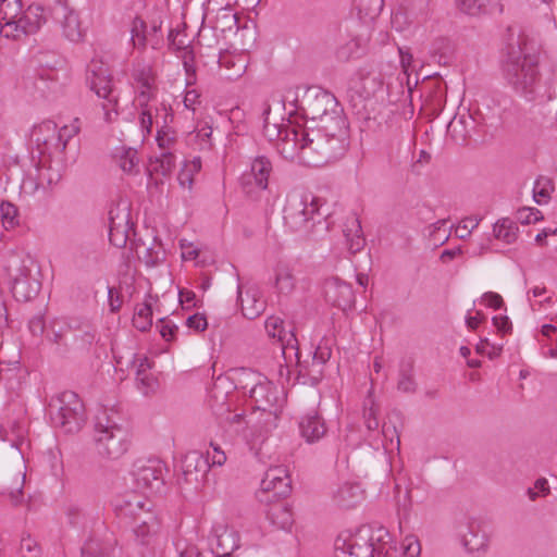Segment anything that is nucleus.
<instances>
[{
    "instance_id": "obj_1",
    "label": "nucleus",
    "mask_w": 557,
    "mask_h": 557,
    "mask_svg": "<svg viewBox=\"0 0 557 557\" xmlns=\"http://www.w3.org/2000/svg\"><path fill=\"white\" fill-rule=\"evenodd\" d=\"M301 110L305 121L300 125L310 136L341 139L349 136L343 109L333 94L325 90L309 92Z\"/></svg>"
},
{
    "instance_id": "obj_2",
    "label": "nucleus",
    "mask_w": 557,
    "mask_h": 557,
    "mask_svg": "<svg viewBox=\"0 0 557 557\" xmlns=\"http://www.w3.org/2000/svg\"><path fill=\"white\" fill-rule=\"evenodd\" d=\"M504 75L517 92L528 100L534 98L540 81L539 49L529 37L519 35L508 45Z\"/></svg>"
},
{
    "instance_id": "obj_3",
    "label": "nucleus",
    "mask_w": 557,
    "mask_h": 557,
    "mask_svg": "<svg viewBox=\"0 0 557 557\" xmlns=\"http://www.w3.org/2000/svg\"><path fill=\"white\" fill-rule=\"evenodd\" d=\"M397 548L384 527L362 525L346 537L339 535L334 543L335 557H396Z\"/></svg>"
},
{
    "instance_id": "obj_4",
    "label": "nucleus",
    "mask_w": 557,
    "mask_h": 557,
    "mask_svg": "<svg viewBox=\"0 0 557 557\" xmlns=\"http://www.w3.org/2000/svg\"><path fill=\"white\" fill-rule=\"evenodd\" d=\"M321 199L311 194L290 199L284 207V221L290 230L315 239L329 231L326 214L321 212Z\"/></svg>"
},
{
    "instance_id": "obj_5",
    "label": "nucleus",
    "mask_w": 557,
    "mask_h": 557,
    "mask_svg": "<svg viewBox=\"0 0 557 557\" xmlns=\"http://www.w3.org/2000/svg\"><path fill=\"white\" fill-rule=\"evenodd\" d=\"M94 441L98 455L106 459H119L127 451L128 431L116 410L106 408L96 417Z\"/></svg>"
},
{
    "instance_id": "obj_6",
    "label": "nucleus",
    "mask_w": 557,
    "mask_h": 557,
    "mask_svg": "<svg viewBox=\"0 0 557 557\" xmlns=\"http://www.w3.org/2000/svg\"><path fill=\"white\" fill-rule=\"evenodd\" d=\"M48 411L52 424L65 433H77L87 419L83 401L72 391H65L52 397Z\"/></svg>"
},
{
    "instance_id": "obj_7",
    "label": "nucleus",
    "mask_w": 557,
    "mask_h": 557,
    "mask_svg": "<svg viewBox=\"0 0 557 557\" xmlns=\"http://www.w3.org/2000/svg\"><path fill=\"white\" fill-rule=\"evenodd\" d=\"M86 81L92 91L107 102L102 103L107 121H112V113L117 115L119 96L113 86V76L109 66L98 58H92L87 65Z\"/></svg>"
},
{
    "instance_id": "obj_8",
    "label": "nucleus",
    "mask_w": 557,
    "mask_h": 557,
    "mask_svg": "<svg viewBox=\"0 0 557 557\" xmlns=\"http://www.w3.org/2000/svg\"><path fill=\"white\" fill-rule=\"evenodd\" d=\"M115 513L122 520H127L132 527H150V530H160V520L152 509L150 500L137 494H127L115 504Z\"/></svg>"
},
{
    "instance_id": "obj_9",
    "label": "nucleus",
    "mask_w": 557,
    "mask_h": 557,
    "mask_svg": "<svg viewBox=\"0 0 557 557\" xmlns=\"http://www.w3.org/2000/svg\"><path fill=\"white\" fill-rule=\"evenodd\" d=\"M34 265V260L30 257H25L13 260L7 267L10 276H12L11 292L17 301H29L40 292V281L32 275Z\"/></svg>"
},
{
    "instance_id": "obj_10",
    "label": "nucleus",
    "mask_w": 557,
    "mask_h": 557,
    "mask_svg": "<svg viewBox=\"0 0 557 557\" xmlns=\"http://www.w3.org/2000/svg\"><path fill=\"white\" fill-rule=\"evenodd\" d=\"M345 141H307L300 144L299 164L322 166L339 159L346 151Z\"/></svg>"
},
{
    "instance_id": "obj_11",
    "label": "nucleus",
    "mask_w": 557,
    "mask_h": 557,
    "mask_svg": "<svg viewBox=\"0 0 557 557\" xmlns=\"http://www.w3.org/2000/svg\"><path fill=\"white\" fill-rule=\"evenodd\" d=\"M49 18L57 22L62 30V35L71 42H82L86 30L82 26L79 14L70 7L66 0H54L47 7Z\"/></svg>"
},
{
    "instance_id": "obj_12",
    "label": "nucleus",
    "mask_w": 557,
    "mask_h": 557,
    "mask_svg": "<svg viewBox=\"0 0 557 557\" xmlns=\"http://www.w3.org/2000/svg\"><path fill=\"white\" fill-rule=\"evenodd\" d=\"M48 18L49 14L47 8L39 4H32L24 14H22V12L20 13V16L14 23H4V25H7L5 37L20 39L23 36L34 34Z\"/></svg>"
},
{
    "instance_id": "obj_13",
    "label": "nucleus",
    "mask_w": 557,
    "mask_h": 557,
    "mask_svg": "<svg viewBox=\"0 0 557 557\" xmlns=\"http://www.w3.org/2000/svg\"><path fill=\"white\" fill-rule=\"evenodd\" d=\"M163 471V462L160 459L153 458L138 461L132 474L137 488L159 492L164 485Z\"/></svg>"
},
{
    "instance_id": "obj_14",
    "label": "nucleus",
    "mask_w": 557,
    "mask_h": 557,
    "mask_svg": "<svg viewBox=\"0 0 557 557\" xmlns=\"http://www.w3.org/2000/svg\"><path fill=\"white\" fill-rule=\"evenodd\" d=\"M271 113V106L265 102L263 104V136L265 139H311L310 133L301 128L300 123L287 120L282 123H270L269 115Z\"/></svg>"
},
{
    "instance_id": "obj_15",
    "label": "nucleus",
    "mask_w": 557,
    "mask_h": 557,
    "mask_svg": "<svg viewBox=\"0 0 557 557\" xmlns=\"http://www.w3.org/2000/svg\"><path fill=\"white\" fill-rule=\"evenodd\" d=\"M264 329L271 338H275L280 345L286 361L298 355V339L290 329L286 331L284 321L278 317H269L265 320Z\"/></svg>"
},
{
    "instance_id": "obj_16",
    "label": "nucleus",
    "mask_w": 557,
    "mask_h": 557,
    "mask_svg": "<svg viewBox=\"0 0 557 557\" xmlns=\"http://www.w3.org/2000/svg\"><path fill=\"white\" fill-rule=\"evenodd\" d=\"M323 294L327 304L342 311L351 309L356 301L352 286L338 277L324 281Z\"/></svg>"
},
{
    "instance_id": "obj_17",
    "label": "nucleus",
    "mask_w": 557,
    "mask_h": 557,
    "mask_svg": "<svg viewBox=\"0 0 557 557\" xmlns=\"http://www.w3.org/2000/svg\"><path fill=\"white\" fill-rule=\"evenodd\" d=\"M207 455L208 457H205L197 450L187 453L182 459V478L178 479V482L181 483V480H183L185 483L196 484V487H198V484L203 482L210 469V453L208 451Z\"/></svg>"
},
{
    "instance_id": "obj_18",
    "label": "nucleus",
    "mask_w": 557,
    "mask_h": 557,
    "mask_svg": "<svg viewBox=\"0 0 557 557\" xmlns=\"http://www.w3.org/2000/svg\"><path fill=\"white\" fill-rule=\"evenodd\" d=\"M428 0H413L409 7H400L392 15V27L398 32L406 29L413 21L422 22L429 15Z\"/></svg>"
},
{
    "instance_id": "obj_19",
    "label": "nucleus",
    "mask_w": 557,
    "mask_h": 557,
    "mask_svg": "<svg viewBox=\"0 0 557 557\" xmlns=\"http://www.w3.org/2000/svg\"><path fill=\"white\" fill-rule=\"evenodd\" d=\"M249 398L256 409L271 412L278 401V391L271 381L262 375V381L255 382L250 387Z\"/></svg>"
},
{
    "instance_id": "obj_20",
    "label": "nucleus",
    "mask_w": 557,
    "mask_h": 557,
    "mask_svg": "<svg viewBox=\"0 0 557 557\" xmlns=\"http://www.w3.org/2000/svg\"><path fill=\"white\" fill-rule=\"evenodd\" d=\"M298 428L301 437L308 444L319 442L327 433L325 420L317 410L305 413L299 420Z\"/></svg>"
},
{
    "instance_id": "obj_21",
    "label": "nucleus",
    "mask_w": 557,
    "mask_h": 557,
    "mask_svg": "<svg viewBox=\"0 0 557 557\" xmlns=\"http://www.w3.org/2000/svg\"><path fill=\"white\" fill-rule=\"evenodd\" d=\"M458 9L471 16L502 14L503 0H456Z\"/></svg>"
},
{
    "instance_id": "obj_22",
    "label": "nucleus",
    "mask_w": 557,
    "mask_h": 557,
    "mask_svg": "<svg viewBox=\"0 0 557 557\" xmlns=\"http://www.w3.org/2000/svg\"><path fill=\"white\" fill-rule=\"evenodd\" d=\"M175 141H158V146L161 150L159 156L150 157L148 172L152 174H161L162 176H169L175 169V156L170 151L171 144Z\"/></svg>"
},
{
    "instance_id": "obj_23",
    "label": "nucleus",
    "mask_w": 557,
    "mask_h": 557,
    "mask_svg": "<svg viewBox=\"0 0 557 557\" xmlns=\"http://www.w3.org/2000/svg\"><path fill=\"white\" fill-rule=\"evenodd\" d=\"M363 498V491L359 483L346 482L338 486L333 494V502L339 508L350 509Z\"/></svg>"
},
{
    "instance_id": "obj_24",
    "label": "nucleus",
    "mask_w": 557,
    "mask_h": 557,
    "mask_svg": "<svg viewBox=\"0 0 557 557\" xmlns=\"http://www.w3.org/2000/svg\"><path fill=\"white\" fill-rule=\"evenodd\" d=\"M36 147H32V158L35 159V152L40 162L57 160L65 161V149L69 141H35Z\"/></svg>"
},
{
    "instance_id": "obj_25",
    "label": "nucleus",
    "mask_w": 557,
    "mask_h": 557,
    "mask_svg": "<svg viewBox=\"0 0 557 557\" xmlns=\"http://www.w3.org/2000/svg\"><path fill=\"white\" fill-rule=\"evenodd\" d=\"M238 301L240 302L242 313L247 319H255L259 317L264 308V301L261 299L258 288H249L243 297L242 286H238Z\"/></svg>"
},
{
    "instance_id": "obj_26",
    "label": "nucleus",
    "mask_w": 557,
    "mask_h": 557,
    "mask_svg": "<svg viewBox=\"0 0 557 557\" xmlns=\"http://www.w3.org/2000/svg\"><path fill=\"white\" fill-rule=\"evenodd\" d=\"M297 360V368H298V374H297V382L301 383L304 385L309 384L311 386L318 385L322 377H323V368L324 364H322L319 361H314L311 359V361H300V350L298 349V355L295 357Z\"/></svg>"
},
{
    "instance_id": "obj_27",
    "label": "nucleus",
    "mask_w": 557,
    "mask_h": 557,
    "mask_svg": "<svg viewBox=\"0 0 557 557\" xmlns=\"http://www.w3.org/2000/svg\"><path fill=\"white\" fill-rule=\"evenodd\" d=\"M115 545L116 540L112 536L103 540L90 537L82 546V557H115Z\"/></svg>"
},
{
    "instance_id": "obj_28",
    "label": "nucleus",
    "mask_w": 557,
    "mask_h": 557,
    "mask_svg": "<svg viewBox=\"0 0 557 557\" xmlns=\"http://www.w3.org/2000/svg\"><path fill=\"white\" fill-rule=\"evenodd\" d=\"M418 384L414 379V361L412 358H404L398 367L397 391L405 394L416 393Z\"/></svg>"
},
{
    "instance_id": "obj_29",
    "label": "nucleus",
    "mask_w": 557,
    "mask_h": 557,
    "mask_svg": "<svg viewBox=\"0 0 557 557\" xmlns=\"http://www.w3.org/2000/svg\"><path fill=\"white\" fill-rule=\"evenodd\" d=\"M292 492V480L289 476L276 479L270 486H261L259 498L261 502L272 503L280 498L287 497Z\"/></svg>"
},
{
    "instance_id": "obj_30",
    "label": "nucleus",
    "mask_w": 557,
    "mask_h": 557,
    "mask_svg": "<svg viewBox=\"0 0 557 557\" xmlns=\"http://www.w3.org/2000/svg\"><path fill=\"white\" fill-rule=\"evenodd\" d=\"M153 122L156 128L154 139H174L173 137H170V123L173 121L171 109L164 103H160L153 108Z\"/></svg>"
},
{
    "instance_id": "obj_31",
    "label": "nucleus",
    "mask_w": 557,
    "mask_h": 557,
    "mask_svg": "<svg viewBox=\"0 0 557 557\" xmlns=\"http://www.w3.org/2000/svg\"><path fill=\"white\" fill-rule=\"evenodd\" d=\"M273 504L269 508L267 516L272 524L276 525L282 530H288L294 523L292 509L286 503L272 502Z\"/></svg>"
},
{
    "instance_id": "obj_32",
    "label": "nucleus",
    "mask_w": 557,
    "mask_h": 557,
    "mask_svg": "<svg viewBox=\"0 0 557 557\" xmlns=\"http://www.w3.org/2000/svg\"><path fill=\"white\" fill-rule=\"evenodd\" d=\"M343 233L346 237L348 249L351 253H356L363 248L364 238L362 234L361 222L356 215H352L347 221Z\"/></svg>"
},
{
    "instance_id": "obj_33",
    "label": "nucleus",
    "mask_w": 557,
    "mask_h": 557,
    "mask_svg": "<svg viewBox=\"0 0 557 557\" xmlns=\"http://www.w3.org/2000/svg\"><path fill=\"white\" fill-rule=\"evenodd\" d=\"M109 226H135L131 220V203L120 199L112 203L108 212Z\"/></svg>"
},
{
    "instance_id": "obj_34",
    "label": "nucleus",
    "mask_w": 557,
    "mask_h": 557,
    "mask_svg": "<svg viewBox=\"0 0 557 557\" xmlns=\"http://www.w3.org/2000/svg\"><path fill=\"white\" fill-rule=\"evenodd\" d=\"M476 127L471 116L454 117L447 125V135L450 139H471Z\"/></svg>"
},
{
    "instance_id": "obj_35",
    "label": "nucleus",
    "mask_w": 557,
    "mask_h": 557,
    "mask_svg": "<svg viewBox=\"0 0 557 557\" xmlns=\"http://www.w3.org/2000/svg\"><path fill=\"white\" fill-rule=\"evenodd\" d=\"M132 235H136L135 226H109L110 244L116 248H124L129 243V249L137 251L139 246Z\"/></svg>"
},
{
    "instance_id": "obj_36",
    "label": "nucleus",
    "mask_w": 557,
    "mask_h": 557,
    "mask_svg": "<svg viewBox=\"0 0 557 557\" xmlns=\"http://www.w3.org/2000/svg\"><path fill=\"white\" fill-rule=\"evenodd\" d=\"M112 159L126 173L137 172L136 168L139 162L137 150L135 148L121 146L112 153Z\"/></svg>"
},
{
    "instance_id": "obj_37",
    "label": "nucleus",
    "mask_w": 557,
    "mask_h": 557,
    "mask_svg": "<svg viewBox=\"0 0 557 557\" xmlns=\"http://www.w3.org/2000/svg\"><path fill=\"white\" fill-rule=\"evenodd\" d=\"M22 12L21 0H0V34L5 37L7 25L14 23Z\"/></svg>"
},
{
    "instance_id": "obj_38",
    "label": "nucleus",
    "mask_w": 557,
    "mask_h": 557,
    "mask_svg": "<svg viewBox=\"0 0 557 557\" xmlns=\"http://www.w3.org/2000/svg\"><path fill=\"white\" fill-rule=\"evenodd\" d=\"M494 236L506 244H512L518 238L519 227L509 218L498 220L493 226Z\"/></svg>"
},
{
    "instance_id": "obj_39",
    "label": "nucleus",
    "mask_w": 557,
    "mask_h": 557,
    "mask_svg": "<svg viewBox=\"0 0 557 557\" xmlns=\"http://www.w3.org/2000/svg\"><path fill=\"white\" fill-rule=\"evenodd\" d=\"M360 20L371 22L376 18L384 5V0H354Z\"/></svg>"
},
{
    "instance_id": "obj_40",
    "label": "nucleus",
    "mask_w": 557,
    "mask_h": 557,
    "mask_svg": "<svg viewBox=\"0 0 557 557\" xmlns=\"http://www.w3.org/2000/svg\"><path fill=\"white\" fill-rule=\"evenodd\" d=\"M272 171V164L270 160L263 156L257 157L252 163L250 173L252 176H256V178L259 181L260 188H268L269 184V176Z\"/></svg>"
},
{
    "instance_id": "obj_41",
    "label": "nucleus",
    "mask_w": 557,
    "mask_h": 557,
    "mask_svg": "<svg viewBox=\"0 0 557 557\" xmlns=\"http://www.w3.org/2000/svg\"><path fill=\"white\" fill-rule=\"evenodd\" d=\"M233 380L235 382V388L249 392L255 382L262 381V374L249 368H239L234 370Z\"/></svg>"
},
{
    "instance_id": "obj_42",
    "label": "nucleus",
    "mask_w": 557,
    "mask_h": 557,
    "mask_svg": "<svg viewBox=\"0 0 557 557\" xmlns=\"http://www.w3.org/2000/svg\"><path fill=\"white\" fill-rule=\"evenodd\" d=\"M131 41L136 49H145L148 45L147 23L139 16L132 22Z\"/></svg>"
},
{
    "instance_id": "obj_43",
    "label": "nucleus",
    "mask_w": 557,
    "mask_h": 557,
    "mask_svg": "<svg viewBox=\"0 0 557 557\" xmlns=\"http://www.w3.org/2000/svg\"><path fill=\"white\" fill-rule=\"evenodd\" d=\"M2 224L7 231L13 230L20 225L18 208L9 200H2L0 203Z\"/></svg>"
},
{
    "instance_id": "obj_44",
    "label": "nucleus",
    "mask_w": 557,
    "mask_h": 557,
    "mask_svg": "<svg viewBox=\"0 0 557 557\" xmlns=\"http://www.w3.org/2000/svg\"><path fill=\"white\" fill-rule=\"evenodd\" d=\"M295 277L288 265L280 264L275 273V286L280 293L288 294L295 287Z\"/></svg>"
},
{
    "instance_id": "obj_45",
    "label": "nucleus",
    "mask_w": 557,
    "mask_h": 557,
    "mask_svg": "<svg viewBox=\"0 0 557 557\" xmlns=\"http://www.w3.org/2000/svg\"><path fill=\"white\" fill-rule=\"evenodd\" d=\"M450 42L447 38H437L433 41L430 54L438 64H446L450 55Z\"/></svg>"
},
{
    "instance_id": "obj_46",
    "label": "nucleus",
    "mask_w": 557,
    "mask_h": 557,
    "mask_svg": "<svg viewBox=\"0 0 557 557\" xmlns=\"http://www.w3.org/2000/svg\"><path fill=\"white\" fill-rule=\"evenodd\" d=\"M239 184L243 193L249 197L250 199H258L260 193L265 190L267 188H260L259 181L256 176H252L250 173L245 172L242 174L239 178Z\"/></svg>"
},
{
    "instance_id": "obj_47",
    "label": "nucleus",
    "mask_w": 557,
    "mask_h": 557,
    "mask_svg": "<svg viewBox=\"0 0 557 557\" xmlns=\"http://www.w3.org/2000/svg\"><path fill=\"white\" fill-rule=\"evenodd\" d=\"M152 308L150 304H144L133 317V325L140 332L148 331L152 325Z\"/></svg>"
},
{
    "instance_id": "obj_48",
    "label": "nucleus",
    "mask_w": 557,
    "mask_h": 557,
    "mask_svg": "<svg viewBox=\"0 0 557 557\" xmlns=\"http://www.w3.org/2000/svg\"><path fill=\"white\" fill-rule=\"evenodd\" d=\"M237 22V14L228 7L221 8L216 13L215 27L220 28L222 32L232 30L236 27Z\"/></svg>"
},
{
    "instance_id": "obj_49",
    "label": "nucleus",
    "mask_w": 557,
    "mask_h": 557,
    "mask_svg": "<svg viewBox=\"0 0 557 557\" xmlns=\"http://www.w3.org/2000/svg\"><path fill=\"white\" fill-rule=\"evenodd\" d=\"M300 144H304V141H276V149L284 159L298 163Z\"/></svg>"
},
{
    "instance_id": "obj_50",
    "label": "nucleus",
    "mask_w": 557,
    "mask_h": 557,
    "mask_svg": "<svg viewBox=\"0 0 557 557\" xmlns=\"http://www.w3.org/2000/svg\"><path fill=\"white\" fill-rule=\"evenodd\" d=\"M20 552L23 557H40L42 548L29 533H26L21 539Z\"/></svg>"
},
{
    "instance_id": "obj_51",
    "label": "nucleus",
    "mask_w": 557,
    "mask_h": 557,
    "mask_svg": "<svg viewBox=\"0 0 557 557\" xmlns=\"http://www.w3.org/2000/svg\"><path fill=\"white\" fill-rule=\"evenodd\" d=\"M135 543L141 547H149L153 544L159 530L151 531L150 528L132 527Z\"/></svg>"
},
{
    "instance_id": "obj_52",
    "label": "nucleus",
    "mask_w": 557,
    "mask_h": 557,
    "mask_svg": "<svg viewBox=\"0 0 557 557\" xmlns=\"http://www.w3.org/2000/svg\"><path fill=\"white\" fill-rule=\"evenodd\" d=\"M57 134V124L51 120H46L33 127L30 137L35 139H50Z\"/></svg>"
},
{
    "instance_id": "obj_53",
    "label": "nucleus",
    "mask_w": 557,
    "mask_h": 557,
    "mask_svg": "<svg viewBox=\"0 0 557 557\" xmlns=\"http://www.w3.org/2000/svg\"><path fill=\"white\" fill-rule=\"evenodd\" d=\"M154 107H147L140 110L139 112V125L143 138L146 139L148 136L152 135V131L154 128Z\"/></svg>"
},
{
    "instance_id": "obj_54",
    "label": "nucleus",
    "mask_w": 557,
    "mask_h": 557,
    "mask_svg": "<svg viewBox=\"0 0 557 557\" xmlns=\"http://www.w3.org/2000/svg\"><path fill=\"white\" fill-rule=\"evenodd\" d=\"M135 252L137 253L138 258L143 259L145 264L148 267H154L159 264L163 260L164 256V252L160 248L156 249L154 247H146L143 251V255L139 249Z\"/></svg>"
},
{
    "instance_id": "obj_55",
    "label": "nucleus",
    "mask_w": 557,
    "mask_h": 557,
    "mask_svg": "<svg viewBox=\"0 0 557 557\" xmlns=\"http://www.w3.org/2000/svg\"><path fill=\"white\" fill-rule=\"evenodd\" d=\"M550 181L544 177H540L535 182V186L533 189V198L536 203L542 205L547 202L550 198L548 186H550Z\"/></svg>"
},
{
    "instance_id": "obj_56",
    "label": "nucleus",
    "mask_w": 557,
    "mask_h": 557,
    "mask_svg": "<svg viewBox=\"0 0 557 557\" xmlns=\"http://www.w3.org/2000/svg\"><path fill=\"white\" fill-rule=\"evenodd\" d=\"M136 381H137L138 389L145 396L154 394L159 387V382L152 374H145L143 376H137Z\"/></svg>"
},
{
    "instance_id": "obj_57",
    "label": "nucleus",
    "mask_w": 557,
    "mask_h": 557,
    "mask_svg": "<svg viewBox=\"0 0 557 557\" xmlns=\"http://www.w3.org/2000/svg\"><path fill=\"white\" fill-rule=\"evenodd\" d=\"M133 76L136 83L139 85V88H148L149 86H154V75L150 66L144 65L141 67L136 69L134 71Z\"/></svg>"
},
{
    "instance_id": "obj_58",
    "label": "nucleus",
    "mask_w": 557,
    "mask_h": 557,
    "mask_svg": "<svg viewBox=\"0 0 557 557\" xmlns=\"http://www.w3.org/2000/svg\"><path fill=\"white\" fill-rule=\"evenodd\" d=\"M517 220L524 225L543 220L542 212L536 208H522L517 211Z\"/></svg>"
},
{
    "instance_id": "obj_59",
    "label": "nucleus",
    "mask_w": 557,
    "mask_h": 557,
    "mask_svg": "<svg viewBox=\"0 0 557 557\" xmlns=\"http://www.w3.org/2000/svg\"><path fill=\"white\" fill-rule=\"evenodd\" d=\"M161 26L162 22L154 20L152 21L150 28L147 27L148 45L153 49L160 48L163 42Z\"/></svg>"
},
{
    "instance_id": "obj_60",
    "label": "nucleus",
    "mask_w": 557,
    "mask_h": 557,
    "mask_svg": "<svg viewBox=\"0 0 557 557\" xmlns=\"http://www.w3.org/2000/svg\"><path fill=\"white\" fill-rule=\"evenodd\" d=\"M81 131V121L79 119H74L70 124L63 125L62 127H57L58 139H72L77 136Z\"/></svg>"
},
{
    "instance_id": "obj_61",
    "label": "nucleus",
    "mask_w": 557,
    "mask_h": 557,
    "mask_svg": "<svg viewBox=\"0 0 557 557\" xmlns=\"http://www.w3.org/2000/svg\"><path fill=\"white\" fill-rule=\"evenodd\" d=\"M157 327L160 329V334L166 342L173 341L178 331L177 325L166 318H161L157 323Z\"/></svg>"
},
{
    "instance_id": "obj_62",
    "label": "nucleus",
    "mask_w": 557,
    "mask_h": 557,
    "mask_svg": "<svg viewBox=\"0 0 557 557\" xmlns=\"http://www.w3.org/2000/svg\"><path fill=\"white\" fill-rule=\"evenodd\" d=\"M214 414H216L220 419L225 420L232 424L234 423H240V421L244 419L243 413H235L231 414V406L227 405L224 407V404H221L218 408L212 406Z\"/></svg>"
},
{
    "instance_id": "obj_63",
    "label": "nucleus",
    "mask_w": 557,
    "mask_h": 557,
    "mask_svg": "<svg viewBox=\"0 0 557 557\" xmlns=\"http://www.w3.org/2000/svg\"><path fill=\"white\" fill-rule=\"evenodd\" d=\"M403 548L406 557H418L421 552L419 540L414 535L406 536Z\"/></svg>"
},
{
    "instance_id": "obj_64",
    "label": "nucleus",
    "mask_w": 557,
    "mask_h": 557,
    "mask_svg": "<svg viewBox=\"0 0 557 557\" xmlns=\"http://www.w3.org/2000/svg\"><path fill=\"white\" fill-rule=\"evenodd\" d=\"M289 476L287 470L282 466L270 468L261 481L260 486H270L276 479Z\"/></svg>"
}]
</instances>
